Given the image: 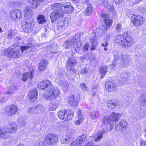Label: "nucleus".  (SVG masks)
<instances>
[{
  "label": "nucleus",
  "instance_id": "nucleus-8",
  "mask_svg": "<svg viewBox=\"0 0 146 146\" xmlns=\"http://www.w3.org/2000/svg\"><path fill=\"white\" fill-rule=\"evenodd\" d=\"M109 117H104L102 119V126L103 128L107 131L113 129L114 125L113 122L111 123Z\"/></svg>",
  "mask_w": 146,
  "mask_h": 146
},
{
  "label": "nucleus",
  "instance_id": "nucleus-5",
  "mask_svg": "<svg viewBox=\"0 0 146 146\" xmlns=\"http://www.w3.org/2000/svg\"><path fill=\"white\" fill-rule=\"evenodd\" d=\"M53 9L54 11L50 15V18L52 22H54L58 19L64 16V12L62 9L58 7H55L52 4Z\"/></svg>",
  "mask_w": 146,
  "mask_h": 146
},
{
  "label": "nucleus",
  "instance_id": "nucleus-23",
  "mask_svg": "<svg viewBox=\"0 0 146 146\" xmlns=\"http://www.w3.org/2000/svg\"><path fill=\"white\" fill-rule=\"evenodd\" d=\"M42 107L40 106H38L36 107H33L28 109L27 112L30 114L33 115L34 114L39 113L41 112Z\"/></svg>",
  "mask_w": 146,
  "mask_h": 146
},
{
  "label": "nucleus",
  "instance_id": "nucleus-31",
  "mask_svg": "<svg viewBox=\"0 0 146 146\" xmlns=\"http://www.w3.org/2000/svg\"><path fill=\"white\" fill-rule=\"evenodd\" d=\"M111 121L115 122L118 120L120 117L119 114L115 112H113L111 115L109 116Z\"/></svg>",
  "mask_w": 146,
  "mask_h": 146
},
{
  "label": "nucleus",
  "instance_id": "nucleus-29",
  "mask_svg": "<svg viewBox=\"0 0 146 146\" xmlns=\"http://www.w3.org/2000/svg\"><path fill=\"white\" fill-rule=\"evenodd\" d=\"M104 3L105 8L107 9L108 11L110 12L112 10H113V5H110L109 1L108 0H102L101 1H100V3L102 4Z\"/></svg>",
  "mask_w": 146,
  "mask_h": 146
},
{
  "label": "nucleus",
  "instance_id": "nucleus-28",
  "mask_svg": "<svg viewBox=\"0 0 146 146\" xmlns=\"http://www.w3.org/2000/svg\"><path fill=\"white\" fill-rule=\"evenodd\" d=\"M106 132V130H104L102 131H99L96 134L94 133L92 137L96 138L94 139V141L96 142H98L101 140L103 137V135Z\"/></svg>",
  "mask_w": 146,
  "mask_h": 146
},
{
  "label": "nucleus",
  "instance_id": "nucleus-22",
  "mask_svg": "<svg viewBox=\"0 0 146 146\" xmlns=\"http://www.w3.org/2000/svg\"><path fill=\"white\" fill-rule=\"evenodd\" d=\"M68 103V105L70 106L76 107L77 105V100L76 97L74 95L69 96L67 98Z\"/></svg>",
  "mask_w": 146,
  "mask_h": 146
},
{
  "label": "nucleus",
  "instance_id": "nucleus-4",
  "mask_svg": "<svg viewBox=\"0 0 146 146\" xmlns=\"http://www.w3.org/2000/svg\"><path fill=\"white\" fill-rule=\"evenodd\" d=\"M58 115L59 118L65 121L71 120L74 117L73 111L69 109H64L58 112Z\"/></svg>",
  "mask_w": 146,
  "mask_h": 146
},
{
  "label": "nucleus",
  "instance_id": "nucleus-10",
  "mask_svg": "<svg viewBox=\"0 0 146 146\" xmlns=\"http://www.w3.org/2000/svg\"><path fill=\"white\" fill-rule=\"evenodd\" d=\"M44 140L47 144L53 145L58 141V138L55 135L48 133L45 136Z\"/></svg>",
  "mask_w": 146,
  "mask_h": 146
},
{
  "label": "nucleus",
  "instance_id": "nucleus-24",
  "mask_svg": "<svg viewBox=\"0 0 146 146\" xmlns=\"http://www.w3.org/2000/svg\"><path fill=\"white\" fill-rule=\"evenodd\" d=\"M86 137V136L85 135L80 136L77 139L76 141H73L71 143L70 146H76L81 144L85 140Z\"/></svg>",
  "mask_w": 146,
  "mask_h": 146
},
{
  "label": "nucleus",
  "instance_id": "nucleus-41",
  "mask_svg": "<svg viewBox=\"0 0 146 146\" xmlns=\"http://www.w3.org/2000/svg\"><path fill=\"white\" fill-rule=\"evenodd\" d=\"M38 23L39 24H42L46 21L45 16L42 15H39L37 17Z\"/></svg>",
  "mask_w": 146,
  "mask_h": 146
},
{
  "label": "nucleus",
  "instance_id": "nucleus-16",
  "mask_svg": "<svg viewBox=\"0 0 146 146\" xmlns=\"http://www.w3.org/2000/svg\"><path fill=\"white\" fill-rule=\"evenodd\" d=\"M18 110V108L16 106L12 105L6 108L5 112L8 115L11 116L15 114Z\"/></svg>",
  "mask_w": 146,
  "mask_h": 146
},
{
  "label": "nucleus",
  "instance_id": "nucleus-6",
  "mask_svg": "<svg viewBox=\"0 0 146 146\" xmlns=\"http://www.w3.org/2000/svg\"><path fill=\"white\" fill-rule=\"evenodd\" d=\"M53 6L55 7H58L62 9L63 7L66 13H70L72 12L74 8L71 5L70 3L64 2L62 3H56L53 4Z\"/></svg>",
  "mask_w": 146,
  "mask_h": 146
},
{
  "label": "nucleus",
  "instance_id": "nucleus-32",
  "mask_svg": "<svg viewBox=\"0 0 146 146\" xmlns=\"http://www.w3.org/2000/svg\"><path fill=\"white\" fill-rule=\"evenodd\" d=\"M9 135L8 133L5 128H1L0 129V137L3 139L7 138Z\"/></svg>",
  "mask_w": 146,
  "mask_h": 146
},
{
  "label": "nucleus",
  "instance_id": "nucleus-45",
  "mask_svg": "<svg viewBox=\"0 0 146 146\" xmlns=\"http://www.w3.org/2000/svg\"><path fill=\"white\" fill-rule=\"evenodd\" d=\"M16 34V33L12 30H9L8 32L7 36L9 38L13 37Z\"/></svg>",
  "mask_w": 146,
  "mask_h": 146
},
{
  "label": "nucleus",
  "instance_id": "nucleus-55",
  "mask_svg": "<svg viewBox=\"0 0 146 146\" xmlns=\"http://www.w3.org/2000/svg\"><path fill=\"white\" fill-rule=\"evenodd\" d=\"M21 3L20 2L15 1L13 2L12 4H13V6H18L19 7L20 5L21 4Z\"/></svg>",
  "mask_w": 146,
  "mask_h": 146
},
{
  "label": "nucleus",
  "instance_id": "nucleus-14",
  "mask_svg": "<svg viewBox=\"0 0 146 146\" xmlns=\"http://www.w3.org/2000/svg\"><path fill=\"white\" fill-rule=\"evenodd\" d=\"M144 18L139 15H133L131 18V22L133 24L136 26H139L143 23Z\"/></svg>",
  "mask_w": 146,
  "mask_h": 146
},
{
  "label": "nucleus",
  "instance_id": "nucleus-33",
  "mask_svg": "<svg viewBox=\"0 0 146 146\" xmlns=\"http://www.w3.org/2000/svg\"><path fill=\"white\" fill-rule=\"evenodd\" d=\"M33 72H31L30 73H26L23 74L22 80L25 82H26L28 78H29L30 79L33 78Z\"/></svg>",
  "mask_w": 146,
  "mask_h": 146
},
{
  "label": "nucleus",
  "instance_id": "nucleus-58",
  "mask_svg": "<svg viewBox=\"0 0 146 146\" xmlns=\"http://www.w3.org/2000/svg\"><path fill=\"white\" fill-rule=\"evenodd\" d=\"M116 4H119L121 3L123 0H112Z\"/></svg>",
  "mask_w": 146,
  "mask_h": 146
},
{
  "label": "nucleus",
  "instance_id": "nucleus-47",
  "mask_svg": "<svg viewBox=\"0 0 146 146\" xmlns=\"http://www.w3.org/2000/svg\"><path fill=\"white\" fill-rule=\"evenodd\" d=\"M129 73L127 72H124L121 75V77L123 79H127L129 77Z\"/></svg>",
  "mask_w": 146,
  "mask_h": 146
},
{
  "label": "nucleus",
  "instance_id": "nucleus-56",
  "mask_svg": "<svg viewBox=\"0 0 146 146\" xmlns=\"http://www.w3.org/2000/svg\"><path fill=\"white\" fill-rule=\"evenodd\" d=\"M116 29L118 32L121 31L122 29L121 26L120 24H118L116 26Z\"/></svg>",
  "mask_w": 146,
  "mask_h": 146
},
{
  "label": "nucleus",
  "instance_id": "nucleus-1",
  "mask_svg": "<svg viewBox=\"0 0 146 146\" xmlns=\"http://www.w3.org/2000/svg\"><path fill=\"white\" fill-rule=\"evenodd\" d=\"M37 87L39 89L47 91L44 96L46 100H51L59 94L58 88L54 86L52 82L48 80L45 79L40 82L38 83Z\"/></svg>",
  "mask_w": 146,
  "mask_h": 146
},
{
  "label": "nucleus",
  "instance_id": "nucleus-44",
  "mask_svg": "<svg viewBox=\"0 0 146 146\" xmlns=\"http://www.w3.org/2000/svg\"><path fill=\"white\" fill-rule=\"evenodd\" d=\"M71 141L70 138L69 137H64L61 140V141L62 143L66 144L70 142Z\"/></svg>",
  "mask_w": 146,
  "mask_h": 146
},
{
  "label": "nucleus",
  "instance_id": "nucleus-64",
  "mask_svg": "<svg viewBox=\"0 0 146 146\" xmlns=\"http://www.w3.org/2000/svg\"><path fill=\"white\" fill-rule=\"evenodd\" d=\"M117 66V64L115 65L114 64V62H113L112 64L111 65V67H112L113 69H115V66Z\"/></svg>",
  "mask_w": 146,
  "mask_h": 146
},
{
  "label": "nucleus",
  "instance_id": "nucleus-17",
  "mask_svg": "<svg viewBox=\"0 0 146 146\" xmlns=\"http://www.w3.org/2000/svg\"><path fill=\"white\" fill-rule=\"evenodd\" d=\"M105 87L107 90L110 92L115 91L117 88L116 85L113 81H107L105 84Z\"/></svg>",
  "mask_w": 146,
  "mask_h": 146
},
{
  "label": "nucleus",
  "instance_id": "nucleus-2",
  "mask_svg": "<svg viewBox=\"0 0 146 146\" xmlns=\"http://www.w3.org/2000/svg\"><path fill=\"white\" fill-rule=\"evenodd\" d=\"M115 41L122 48H127L132 45L134 40L132 37L125 33L122 35H117L115 37Z\"/></svg>",
  "mask_w": 146,
  "mask_h": 146
},
{
  "label": "nucleus",
  "instance_id": "nucleus-53",
  "mask_svg": "<svg viewBox=\"0 0 146 146\" xmlns=\"http://www.w3.org/2000/svg\"><path fill=\"white\" fill-rule=\"evenodd\" d=\"M108 44L107 42H104V43H102V45L104 47V50L105 51H107L108 49L106 47L108 46Z\"/></svg>",
  "mask_w": 146,
  "mask_h": 146
},
{
  "label": "nucleus",
  "instance_id": "nucleus-21",
  "mask_svg": "<svg viewBox=\"0 0 146 146\" xmlns=\"http://www.w3.org/2000/svg\"><path fill=\"white\" fill-rule=\"evenodd\" d=\"M101 17L107 26H110L111 25L113 21L110 18L108 15L102 13L101 15Z\"/></svg>",
  "mask_w": 146,
  "mask_h": 146
},
{
  "label": "nucleus",
  "instance_id": "nucleus-57",
  "mask_svg": "<svg viewBox=\"0 0 146 146\" xmlns=\"http://www.w3.org/2000/svg\"><path fill=\"white\" fill-rule=\"evenodd\" d=\"M89 47V45L88 44H86L83 48V50L84 51H86L88 50Z\"/></svg>",
  "mask_w": 146,
  "mask_h": 146
},
{
  "label": "nucleus",
  "instance_id": "nucleus-27",
  "mask_svg": "<svg viewBox=\"0 0 146 146\" xmlns=\"http://www.w3.org/2000/svg\"><path fill=\"white\" fill-rule=\"evenodd\" d=\"M119 103V101L117 100H109L107 102V106L110 110H112Z\"/></svg>",
  "mask_w": 146,
  "mask_h": 146
},
{
  "label": "nucleus",
  "instance_id": "nucleus-38",
  "mask_svg": "<svg viewBox=\"0 0 146 146\" xmlns=\"http://www.w3.org/2000/svg\"><path fill=\"white\" fill-rule=\"evenodd\" d=\"M140 104L142 106H146V97L144 95H141L139 98Z\"/></svg>",
  "mask_w": 146,
  "mask_h": 146
},
{
  "label": "nucleus",
  "instance_id": "nucleus-39",
  "mask_svg": "<svg viewBox=\"0 0 146 146\" xmlns=\"http://www.w3.org/2000/svg\"><path fill=\"white\" fill-rule=\"evenodd\" d=\"M43 0H29V2L32 4V7L34 8H36L39 4V2Z\"/></svg>",
  "mask_w": 146,
  "mask_h": 146
},
{
  "label": "nucleus",
  "instance_id": "nucleus-34",
  "mask_svg": "<svg viewBox=\"0 0 146 146\" xmlns=\"http://www.w3.org/2000/svg\"><path fill=\"white\" fill-rule=\"evenodd\" d=\"M24 13L26 17L32 15L33 12L31 6L30 5L27 6L24 9Z\"/></svg>",
  "mask_w": 146,
  "mask_h": 146
},
{
  "label": "nucleus",
  "instance_id": "nucleus-54",
  "mask_svg": "<svg viewBox=\"0 0 146 146\" xmlns=\"http://www.w3.org/2000/svg\"><path fill=\"white\" fill-rule=\"evenodd\" d=\"M115 14L116 12L113 9V10H112L110 12L109 15L111 17H114L115 16Z\"/></svg>",
  "mask_w": 146,
  "mask_h": 146
},
{
  "label": "nucleus",
  "instance_id": "nucleus-7",
  "mask_svg": "<svg viewBox=\"0 0 146 146\" xmlns=\"http://www.w3.org/2000/svg\"><path fill=\"white\" fill-rule=\"evenodd\" d=\"M77 63L76 59L73 57H69L66 64V69L69 72H73L74 74L76 73V70L74 69V66Z\"/></svg>",
  "mask_w": 146,
  "mask_h": 146
},
{
  "label": "nucleus",
  "instance_id": "nucleus-62",
  "mask_svg": "<svg viewBox=\"0 0 146 146\" xmlns=\"http://www.w3.org/2000/svg\"><path fill=\"white\" fill-rule=\"evenodd\" d=\"M94 55H91L90 56V58L91 59V62L93 60H95L96 58L94 57Z\"/></svg>",
  "mask_w": 146,
  "mask_h": 146
},
{
  "label": "nucleus",
  "instance_id": "nucleus-61",
  "mask_svg": "<svg viewBox=\"0 0 146 146\" xmlns=\"http://www.w3.org/2000/svg\"><path fill=\"white\" fill-rule=\"evenodd\" d=\"M86 146H99L98 145H94L91 142H89L88 143Z\"/></svg>",
  "mask_w": 146,
  "mask_h": 146
},
{
  "label": "nucleus",
  "instance_id": "nucleus-42",
  "mask_svg": "<svg viewBox=\"0 0 146 146\" xmlns=\"http://www.w3.org/2000/svg\"><path fill=\"white\" fill-rule=\"evenodd\" d=\"M103 28H101V26L98 27L96 29V34L99 37L102 36L103 32L104 30Z\"/></svg>",
  "mask_w": 146,
  "mask_h": 146
},
{
  "label": "nucleus",
  "instance_id": "nucleus-13",
  "mask_svg": "<svg viewBox=\"0 0 146 146\" xmlns=\"http://www.w3.org/2000/svg\"><path fill=\"white\" fill-rule=\"evenodd\" d=\"M22 25L21 27L24 32L29 33L32 30L33 27L30 19L25 20L24 22H22Z\"/></svg>",
  "mask_w": 146,
  "mask_h": 146
},
{
  "label": "nucleus",
  "instance_id": "nucleus-51",
  "mask_svg": "<svg viewBox=\"0 0 146 146\" xmlns=\"http://www.w3.org/2000/svg\"><path fill=\"white\" fill-rule=\"evenodd\" d=\"M16 89V88L14 87H12V88H10L9 91L7 92V94H12L15 92Z\"/></svg>",
  "mask_w": 146,
  "mask_h": 146
},
{
  "label": "nucleus",
  "instance_id": "nucleus-40",
  "mask_svg": "<svg viewBox=\"0 0 146 146\" xmlns=\"http://www.w3.org/2000/svg\"><path fill=\"white\" fill-rule=\"evenodd\" d=\"M100 115V113L99 111H94L91 113L90 117L92 119H95L98 117Z\"/></svg>",
  "mask_w": 146,
  "mask_h": 146
},
{
  "label": "nucleus",
  "instance_id": "nucleus-26",
  "mask_svg": "<svg viewBox=\"0 0 146 146\" xmlns=\"http://www.w3.org/2000/svg\"><path fill=\"white\" fill-rule=\"evenodd\" d=\"M29 97L32 102L36 100L38 96L37 92L36 89H34L29 92L28 94Z\"/></svg>",
  "mask_w": 146,
  "mask_h": 146
},
{
  "label": "nucleus",
  "instance_id": "nucleus-63",
  "mask_svg": "<svg viewBox=\"0 0 146 146\" xmlns=\"http://www.w3.org/2000/svg\"><path fill=\"white\" fill-rule=\"evenodd\" d=\"M15 41H18L21 40V38L20 37H16L14 38Z\"/></svg>",
  "mask_w": 146,
  "mask_h": 146
},
{
  "label": "nucleus",
  "instance_id": "nucleus-60",
  "mask_svg": "<svg viewBox=\"0 0 146 146\" xmlns=\"http://www.w3.org/2000/svg\"><path fill=\"white\" fill-rule=\"evenodd\" d=\"M78 119H79V118ZM79 119V120H78L76 122L75 124H76V125H79L80 124V123L82 121L81 120V118Z\"/></svg>",
  "mask_w": 146,
  "mask_h": 146
},
{
  "label": "nucleus",
  "instance_id": "nucleus-25",
  "mask_svg": "<svg viewBox=\"0 0 146 146\" xmlns=\"http://www.w3.org/2000/svg\"><path fill=\"white\" fill-rule=\"evenodd\" d=\"M17 128V126L16 123L12 122L9 124L7 129L10 133L14 134L16 133Z\"/></svg>",
  "mask_w": 146,
  "mask_h": 146
},
{
  "label": "nucleus",
  "instance_id": "nucleus-3",
  "mask_svg": "<svg viewBox=\"0 0 146 146\" xmlns=\"http://www.w3.org/2000/svg\"><path fill=\"white\" fill-rule=\"evenodd\" d=\"M114 61L116 62L118 60H120V57H122V65L123 67L128 66L130 65V62L131 61V59L130 58L129 55L126 54H123L121 55V54L119 53H117L115 54L114 55Z\"/></svg>",
  "mask_w": 146,
  "mask_h": 146
},
{
  "label": "nucleus",
  "instance_id": "nucleus-37",
  "mask_svg": "<svg viewBox=\"0 0 146 146\" xmlns=\"http://www.w3.org/2000/svg\"><path fill=\"white\" fill-rule=\"evenodd\" d=\"M33 47V45L31 43H28L25 46H22L21 47V51L22 53L25 50L30 49Z\"/></svg>",
  "mask_w": 146,
  "mask_h": 146
},
{
  "label": "nucleus",
  "instance_id": "nucleus-49",
  "mask_svg": "<svg viewBox=\"0 0 146 146\" xmlns=\"http://www.w3.org/2000/svg\"><path fill=\"white\" fill-rule=\"evenodd\" d=\"M82 113V110H79L78 111L77 114L78 118L79 119L81 118V120L83 121L84 118L82 115H81Z\"/></svg>",
  "mask_w": 146,
  "mask_h": 146
},
{
  "label": "nucleus",
  "instance_id": "nucleus-50",
  "mask_svg": "<svg viewBox=\"0 0 146 146\" xmlns=\"http://www.w3.org/2000/svg\"><path fill=\"white\" fill-rule=\"evenodd\" d=\"M36 146H46V144L42 141H38L37 142Z\"/></svg>",
  "mask_w": 146,
  "mask_h": 146
},
{
  "label": "nucleus",
  "instance_id": "nucleus-43",
  "mask_svg": "<svg viewBox=\"0 0 146 146\" xmlns=\"http://www.w3.org/2000/svg\"><path fill=\"white\" fill-rule=\"evenodd\" d=\"M76 43V45L74 46V48L76 52H78V50H79L80 47L82 45V43L80 41H75L74 43Z\"/></svg>",
  "mask_w": 146,
  "mask_h": 146
},
{
  "label": "nucleus",
  "instance_id": "nucleus-59",
  "mask_svg": "<svg viewBox=\"0 0 146 146\" xmlns=\"http://www.w3.org/2000/svg\"><path fill=\"white\" fill-rule=\"evenodd\" d=\"M140 146H146V141L142 140L141 142Z\"/></svg>",
  "mask_w": 146,
  "mask_h": 146
},
{
  "label": "nucleus",
  "instance_id": "nucleus-36",
  "mask_svg": "<svg viewBox=\"0 0 146 146\" xmlns=\"http://www.w3.org/2000/svg\"><path fill=\"white\" fill-rule=\"evenodd\" d=\"M90 42L92 46L91 48V50H94L95 48V47L97 46L98 41L96 36H94L90 39Z\"/></svg>",
  "mask_w": 146,
  "mask_h": 146
},
{
  "label": "nucleus",
  "instance_id": "nucleus-20",
  "mask_svg": "<svg viewBox=\"0 0 146 146\" xmlns=\"http://www.w3.org/2000/svg\"><path fill=\"white\" fill-rule=\"evenodd\" d=\"M84 3L86 5L87 7L84 11V13L86 16H88L92 13L93 9L88 1H85Z\"/></svg>",
  "mask_w": 146,
  "mask_h": 146
},
{
  "label": "nucleus",
  "instance_id": "nucleus-12",
  "mask_svg": "<svg viewBox=\"0 0 146 146\" xmlns=\"http://www.w3.org/2000/svg\"><path fill=\"white\" fill-rule=\"evenodd\" d=\"M15 45L14 44L11 47L9 48L7 50V52L5 54V55L8 58H16L19 56L20 51L17 50H13Z\"/></svg>",
  "mask_w": 146,
  "mask_h": 146
},
{
  "label": "nucleus",
  "instance_id": "nucleus-35",
  "mask_svg": "<svg viewBox=\"0 0 146 146\" xmlns=\"http://www.w3.org/2000/svg\"><path fill=\"white\" fill-rule=\"evenodd\" d=\"M108 69V68L107 66H101L100 68V72L101 74V76L100 79H102L105 76L107 73Z\"/></svg>",
  "mask_w": 146,
  "mask_h": 146
},
{
  "label": "nucleus",
  "instance_id": "nucleus-19",
  "mask_svg": "<svg viewBox=\"0 0 146 146\" xmlns=\"http://www.w3.org/2000/svg\"><path fill=\"white\" fill-rule=\"evenodd\" d=\"M70 21L67 19H65L64 21L61 20L58 21L57 23V28L59 30L63 29L68 25Z\"/></svg>",
  "mask_w": 146,
  "mask_h": 146
},
{
  "label": "nucleus",
  "instance_id": "nucleus-30",
  "mask_svg": "<svg viewBox=\"0 0 146 146\" xmlns=\"http://www.w3.org/2000/svg\"><path fill=\"white\" fill-rule=\"evenodd\" d=\"M48 63V61L46 59L42 60L39 63L38 66L39 70L41 71L44 70Z\"/></svg>",
  "mask_w": 146,
  "mask_h": 146
},
{
  "label": "nucleus",
  "instance_id": "nucleus-52",
  "mask_svg": "<svg viewBox=\"0 0 146 146\" xmlns=\"http://www.w3.org/2000/svg\"><path fill=\"white\" fill-rule=\"evenodd\" d=\"M88 69L86 68H85L84 69L81 70L80 72V74H86L88 72Z\"/></svg>",
  "mask_w": 146,
  "mask_h": 146
},
{
  "label": "nucleus",
  "instance_id": "nucleus-15",
  "mask_svg": "<svg viewBox=\"0 0 146 146\" xmlns=\"http://www.w3.org/2000/svg\"><path fill=\"white\" fill-rule=\"evenodd\" d=\"M10 16L13 21H16L21 18L22 15L21 11L17 9L11 11L10 13Z\"/></svg>",
  "mask_w": 146,
  "mask_h": 146
},
{
  "label": "nucleus",
  "instance_id": "nucleus-9",
  "mask_svg": "<svg viewBox=\"0 0 146 146\" xmlns=\"http://www.w3.org/2000/svg\"><path fill=\"white\" fill-rule=\"evenodd\" d=\"M67 74L66 73L64 74L60 72L58 73L57 78L56 79V82H57L58 84L60 86H64L65 87H68L69 84L67 81H64V79L66 77Z\"/></svg>",
  "mask_w": 146,
  "mask_h": 146
},
{
  "label": "nucleus",
  "instance_id": "nucleus-46",
  "mask_svg": "<svg viewBox=\"0 0 146 146\" xmlns=\"http://www.w3.org/2000/svg\"><path fill=\"white\" fill-rule=\"evenodd\" d=\"M80 88L83 91H88L89 90V89L86 86V84L84 83H82L80 84Z\"/></svg>",
  "mask_w": 146,
  "mask_h": 146
},
{
  "label": "nucleus",
  "instance_id": "nucleus-11",
  "mask_svg": "<svg viewBox=\"0 0 146 146\" xmlns=\"http://www.w3.org/2000/svg\"><path fill=\"white\" fill-rule=\"evenodd\" d=\"M81 33H76L74 36L72 40L66 41L64 44V46L65 48L67 49L72 46L75 41H80V39L81 36Z\"/></svg>",
  "mask_w": 146,
  "mask_h": 146
},
{
  "label": "nucleus",
  "instance_id": "nucleus-18",
  "mask_svg": "<svg viewBox=\"0 0 146 146\" xmlns=\"http://www.w3.org/2000/svg\"><path fill=\"white\" fill-rule=\"evenodd\" d=\"M127 123L123 120H120L117 122L115 125L116 130L119 131H123L125 129Z\"/></svg>",
  "mask_w": 146,
  "mask_h": 146
},
{
  "label": "nucleus",
  "instance_id": "nucleus-48",
  "mask_svg": "<svg viewBox=\"0 0 146 146\" xmlns=\"http://www.w3.org/2000/svg\"><path fill=\"white\" fill-rule=\"evenodd\" d=\"M19 124L20 126L22 127H24L26 124V121L24 119H22L21 121H18Z\"/></svg>",
  "mask_w": 146,
  "mask_h": 146
}]
</instances>
